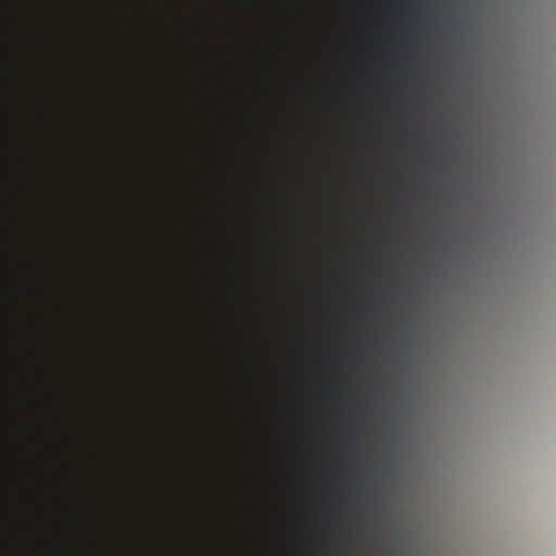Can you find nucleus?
Instances as JSON below:
<instances>
[{
	"mask_svg": "<svg viewBox=\"0 0 556 556\" xmlns=\"http://www.w3.org/2000/svg\"><path fill=\"white\" fill-rule=\"evenodd\" d=\"M23 131L26 135L27 144L23 148V157L25 160V165L23 167V182L25 187H29L30 185V173H29V161L33 157V150L30 143H33L34 140V130L30 125V123L27 121H24L22 124Z\"/></svg>",
	"mask_w": 556,
	"mask_h": 556,
	"instance_id": "nucleus-1",
	"label": "nucleus"
},
{
	"mask_svg": "<svg viewBox=\"0 0 556 556\" xmlns=\"http://www.w3.org/2000/svg\"><path fill=\"white\" fill-rule=\"evenodd\" d=\"M22 67L25 73V76L27 78V84H25V86L23 87L22 93H23L24 99L28 103L33 99V94H34L33 87L29 85V78H31L30 74H33V64L27 59V60L23 61Z\"/></svg>",
	"mask_w": 556,
	"mask_h": 556,
	"instance_id": "nucleus-2",
	"label": "nucleus"
},
{
	"mask_svg": "<svg viewBox=\"0 0 556 556\" xmlns=\"http://www.w3.org/2000/svg\"><path fill=\"white\" fill-rule=\"evenodd\" d=\"M37 37H38L37 26L33 23V21L27 22L24 26V31H23V41H24V45L27 47V49L34 45Z\"/></svg>",
	"mask_w": 556,
	"mask_h": 556,
	"instance_id": "nucleus-3",
	"label": "nucleus"
},
{
	"mask_svg": "<svg viewBox=\"0 0 556 556\" xmlns=\"http://www.w3.org/2000/svg\"><path fill=\"white\" fill-rule=\"evenodd\" d=\"M42 292H43L42 273L37 271L36 279L31 282L30 288L27 289L26 294H27V296H30L35 293H42Z\"/></svg>",
	"mask_w": 556,
	"mask_h": 556,
	"instance_id": "nucleus-4",
	"label": "nucleus"
},
{
	"mask_svg": "<svg viewBox=\"0 0 556 556\" xmlns=\"http://www.w3.org/2000/svg\"><path fill=\"white\" fill-rule=\"evenodd\" d=\"M42 260V254L38 251L30 250L28 252V258L24 262L23 266L25 269H29L34 262Z\"/></svg>",
	"mask_w": 556,
	"mask_h": 556,
	"instance_id": "nucleus-5",
	"label": "nucleus"
},
{
	"mask_svg": "<svg viewBox=\"0 0 556 556\" xmlns=\"http://www.w3.org/2000/svg\"><path fill=\"white\" fill-rule=\"evenodd\" d=\"M24 9L29 16H34L37 12L38 4L36 0H24Z\"/></svg>",
	"mask_w": 556,
	"mask_h": 556,
	"instance_id": "nucleus-6",
	"label": "nucleus"
},
{
	"mask_svg": "<svg viewBox=\"0 0 556 556\" xmlns=\"http://www.w3.org/2000/svg\"><path fill=\"white\" fill-rule=\"evenodd\" d=\"M36 323V316L34 314L27 313L23 316V325L25 328H33Z\"/></svg>",
	"mask_w": 556,
	"mask_h": 556,
	"instance_id": "nucleus-7",
	"label": "nucleus"
},
{
	"mask_svg": "<svg viewBox=\"0 0 556 556\" xmlns=\"http://www.w3.org/2000/svg\"><path fill=\"white\" fill-rule=\"evenodd\" d=\"M23 241L28 247L30 243V236L27 227H24L23 229Z\"/></svg>",
	"mask_w": 556,
	"mask_h": 556,
	"instance_id": "nucleus-8",
	"label": "nucleus"
},
{
	"mask_svg": "<svg viewBox=\"0 0 556 556\" xmlns=\"http://www.w3.org/2000/svg\"><path fill=\"white\" fill-rule=\"evenodd\" d=\"M25 351L28 355H34L36 353V350L26 343H25Z\"/></svg>",
	"mask_w": 556,
	"mask_h": 556,
	"instance_id": "nucleus-9",
	"label": "nucleus"
},
{
	"mask_svg": "<svg viewBox=\"0 0 556 556\" xmlns=\"http://www.w3.org/2000/svg\"><path fill=\"white\" fill-rule=\"evenodd\" d=\"M26 498H27V502H28L31 506H35V498H34L33 493H27Z\"/></svg>",
	"mask_w": 556,
	"mask_h": 556,
	"instance_id": "nucleus-10",
	"label": "nucleus"
},
{
	"mask_svg": "<svg viewBox=\"0 0 556 556\" xmlns=\"http://www.w3.org/2000/svg\"><path fill=\"white\" fill-rule=\"evenodd\" d=\"M23 206H24L25 211H27V212L29 211V208H30V203H29V201H28L27 199H25V200H24V202H23Z\"/></svg>",
	"mask_w": 556,
	"mask_h": 556,
	"instance_id": "nucleus-11",
	"label": "nucleus"
},
{
	"mask_svg": "<svg viewBox=\"0 0 556 556\" xmlns=\"http://www.w3.org/2000/svg\"><path fill=\"white\" fill-rule=\"evenodd\" d=\"M26 465L28 467H33L34 466V462H33V458L29 457V455H27L26 457Z\"/></svg>",
	"mask_w": 556,
	"mask_h": 556,
	"instance_id": "nucleus-12",
	"label": "nucleus"
},
{
	"mask_svg": "<svg viewBox=\"0 0 556 556\" xmlns=\"http://www.w3.org/2000/svg\"><path fill=\"white\" fill-rule=\"evenodd\" d=\"M28 402H29V403H31V404H36L37 406H39V401H38L37 399L33 397V396L28 399Z\"/></svg>",
	"mask_w": 556,
	"mask_h": 556,
	"instance_id": "nucleus-13",
	"label": "nucleus"
},
{
	"mask_svg": "<svg viewBox=\"0 0 556 556\" xmlns=\"http://www.w3.org/2000/svg\"><path fill=\"white\" fill-rule=\"evenodd\" d=\"M27 438H28V439H30V440H33V439H34V433H33V432H30V431H27Z\"/></svg>",
	"mask_w": 556,
	"mask_h": 556,
	"instance_id": "nucleus-14",
	"label": "nucleus"
},
{
	"mask_svg": "<svg viewBox=\"0 0 556 556\" xmlns=\"http://www.w3.org/2000/svg\"><path fill=\"white\" fill-rule=\"evenodd\" d=\"M36 109H37V111H38V112H41V111H42V106H41V105H39V104H37V105H36Z\"/></svg>",
	"mask_w": 556,
	"mask_h": 556,
	"instance_id": "nucleus-15",
	"label": "nucleus"
},
{
	"mask_svg": "<svg viewBox=\"0 0 556 556\" xmlns=\"http://www.w3.org/2000/svg\"><path fill=\"white\" fill-rule=\"evenodd\" d=\"M36 168H37L38 172L41 173V169H42L41 166H37Z\"/></svg>",
	"mask_w": 556,
	"mask_h": 556,
	"instance_id": "nucleus-16",
	"label": "nucleus"
}]
</instances>
